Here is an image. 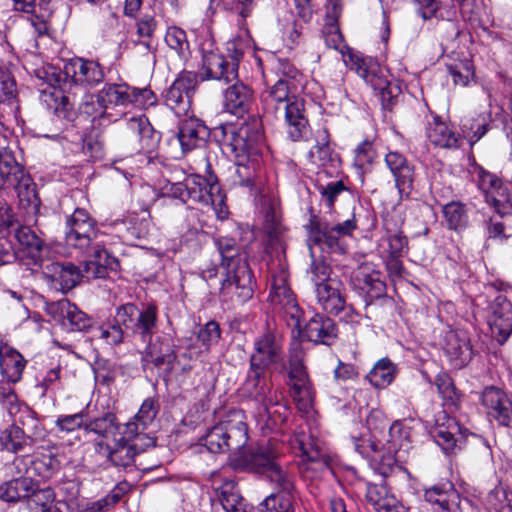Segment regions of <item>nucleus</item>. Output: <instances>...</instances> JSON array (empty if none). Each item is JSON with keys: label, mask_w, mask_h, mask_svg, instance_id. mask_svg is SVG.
I'll list each match as a JSON object with an SVG mask.
<instances>
[{"label": "nucleus", "mask_w": 512, "mask_h": 512, "mask_svg": "<svg viewBox=\"0 0 512 512\" xmlns=\"http://www.w3.org/2000/svg\"><path fill=\"white\" fill-rule=\"evenodd\" d=\"M123 221L111 224L97 221L83 208H76L66 217L64 239L68 247L76 249L80 254L90 258L84 273L73 263H52L47 267L53 283L61 288H75L87 284L89 278H105L108 269L115 270L118 261L108 253L107 246L116 244L119 236L112 235V229L123 226Z\"/></svg>", "instance_id": "f257e3e1"}, {"label": "nucleus", "mask_w": 512, "mask_h": 512, "mask_svg": "<svg viewBox=\"0 0 512 512\" xmlns=\"http://www.w3.org/2000/svg\"><path fill=\"white\" fill-rule=\"evenodd\" d=\"M216 132L220 134V141L235 158L232 185L253 189L261 169L260 155L263 143L261 119L250 116L238 125L223 124L216 129Z\"/></svg>", "instance_id": "f03ea898"}, {"label": "nucleus", "mask_w": 512, "mask_h": 512, "mask_svg": "<svg viewBox=\"0 0 512 512\" xmlns=\"http://www.w3.org/2000/svg\"><path fill=\"white\" fill-rule=\"evenodd\" d=\"M296 90L289 81L279 78L261 94L264 110L284 119L286 133L294 142L306 140L310 134L304 100L294 95Z\"/></svg>", "instance_id": "7ed1b4c3"}, {"label": "nucleus", "mask_w": 512, "mask_h": 512, "mask_svg": "<svg viewBox=\"0 0 512 512\" xmlns=\"http://www.w3.org/2000/svg\"><path fill=\"white\" fill-rule=\"evenodd\" d=\"M163 194L174 199H179L183 203H195L203 206H210L215 211L217 217L224 220L228 217V208L226 206V197L222 193L217 182H209L205 177L191 174L185 177L183 181H168L163 187Z\"/></svg>", "instance_id": "20e7f679"}, {"label": "nucleus", "mask_w": 512, "mask_h": 512, "mask_svg": "<svg viewBox=\"0 0 512 512\" xmlns=\"http://www.w3.org/2000/svg\"><path fill=\"white\" fill-rule=\"evenodd\" d=\"M213 243L221 256V265L226 270L225 278L221 282L222 288H250L253 274L248 264L249 250L240 233L215 236Z\"/></svg>", "instance_id": "39448f33"}, {"label": "nucleus", "mask_w": 512, "mask_h": 512, "mask_svg": "<svg viewBox=\"0 0 512 512\" xmlns=\"http://www.w3.org/2000/svg\"><path fill=\"white\" fill-rule=\"evenodd\" d=\"M35 77L47 88L41 90L42 100L53 110L59 120L73 122L77 117L74 104L69 96L64 94V87L68 84L65 79L64 69L53 65H45L35 70Z\"/></svg>", "instance_id": "423d86ee"}, {"label": "nucleus", "mask_w": 512, "mask_h": 512, "mask_svg": "<svg viewBox=\"0 0 512 512\" xmlns=\"http://www.w3.org/2000/svg\"><path fill=\"white\" fill-rule=\"evenodd\" d=\"M241 394L259 406V415L269 418V408L279 405L283 394L273 389L271 375L267 369L249 367L246 378L240 388Z\"/></svg>", "instance_id": "0eeeda50"}, {"label": "nucleus", "mask_w": 512, "mask_h": 512, "mask_svg": "<svg viewBox=\"0 0 512 512\" xmlns=\"http://www.w3.org/2000/svg\"><path fill=\"white\" fill-rule=\"evenodd\" d=\"M198 84V75L192 71H182L164 94V101L177 116L187 115L192 97Z\"/></svg>", "instance_id": "6e6552de"}, {"label": "nucleus", "mask_w": 512, "mask_h": 512, "mask_svg": "<svg viewBox=\"0 0 512 512\" xmlns=\"http://www.w3.org/2000/svg\"><path fill=\"white\" fill-rule=\"evenodd\" d=\"M93 446L96 454L104 457L109 464L122 468L132 466L136 456L143 451L138 443L125 437H115L111 441L95 440Z\"/></svg>", "instance_id": "1a4fd4ad"}, {"label": "nucleus", "mask_w": 512, "mask_h": 512, "mask_svg": "<svg viewBox=\"0 0 512 512\" xmlns=\"http://www.w3.org/2000/svg\"><path fill=\"white\" fill-rule=\"evenodd\" d=\"M100 106L104 108V117L112 123L126 115V108L130 106L129 85L126 83H105L104 86L95 93Z\"/></svg>", "instance_id": "9d476101"}, {"label": "nucleus", "mask_w": 512, "mask_h": 512, "mask_svg": "<svg viewBox=\"0 0 512 512\" xmlns=\"http://www.w3.org/2000/svg\"><path fill=\"white\" fill-rule=\"evenodd\" d=\"M202 55V79L215 80L228 84L237 80L238 72H235V64H230L224 55L216 52L213 43H207V47H200Z\"/></svg>", "instance_id": "9b49d317"}, {"label": "nucleus", "mask_w": 512, "mask_h": 512, "mask_svg": "<svg viewBox=\"0 0 512 512\" xmlns=\"http://www.w3.org/2000/svg\"><path fill=\"white\" fill-rule=\"evenodd\" d=\"M487 323L492 338L503 344L512 333V304L498 295L488 306Z\"/></svg>", "instance_id": "f8f14e48"}, {"label": "nucleus", "mask_w": 512, "mask_h": 512, "mask_svg": "<svg viewBox=\"0 0 512 512\" xmlns=\"http://www.w3.org/2000/svg\"><path fill=\"white\" fill-rule=\"evenodd\" d=\"M64 74L68 84L85 87L98 85L105 76L103 68L98 62L78 57L65 63Z\"/></svg>", "instance_id": "ddd939ff"}, {"label": "nucleus", "mask_w": 512, "mask_h": 512, "mask_svg": "<svg viewBox=\"0 0 512 512\" xmlns=\"http://www.w3.org/2000/svg\"><path fill=\"white\" fill-rule=\"evenodd\" d=\"M412 430L403 422H394L388 431V439L383 442L384 471H390L401 457L411 448Z\"/></svg>", "instance_id": "4468645a"}, {"label": "nucleus", "mask_w": 512, "mask_h": 512, "mask_svg": "<svg viewBox=\"0 0 512 512\" xmlns=\"http://www.w3.org/2000/svg\"><path fill=\"white\" fill-rule=\"evenodd\" d=\"M481 403L489 417L502 426L512 423V402L505 391L495 386L486 387L481 393Z\"/></svg>", "instance_id": "2eb2a0df"}, {"label": "nucleus", "mask_w": 512, "mask_h": 512, "mask_svg": "<svg viewBox=\"0 0 512 512\" xmlns=\"http://www.w3.org/2000/svg\"><path fill=\"white\" fill-rule=\"evenodd\" d=\"M292 445L298 448L305 471L328 469L330 458L318 440L301 435L295 437Z\"/></svg>", "instance_id": "dca6fc26"}, {"label": "nucleus", "mask_w": 512, "mask_h": 512, "mask_svg": "<svg viewBox=\"0 0 512 512\" xmlns=\"http://www.w3.org/2000/svg\"><path fill=\"white\" fill-rule=\"evenodd\" d=\"M47 312L71 331H83L91 326L90 318L67 299L48 304Z\"/></svg>", "instance_id": "f3484780"}, {"label": "nucleus", "mask_w": 512, "mask_h": 512, "mask_svg": "<svg viewBox=\"0 0 512 512\" xmlns=\"http://www.w3.org/2000/svg\"><path fill=\"white\" fill-rule=\"evenodd\" d=\"M221 423L226 434L227 451H241L248 442V428L243 411H230Z\"/></svg>", "instance_id": "a211bd4d"}, {"label": "nucleus", "mask_w": 512, "mask_h": 512, "mask_svg": "<svg viewBox=\"0 0 512 512\" xmlns=\"http://www.w3.org/2000/svg\"><path fill=\"white\" fill-rule=\"evenodd\" d=\"M255 102L253 89L240 81H236L224 92V107L227 112L243 116L248 113Z\"/></svg>", "instance_id": "6ab92c4d"}, {"label": "nucleus", "mask_w": 512, "mask_h": 512, "mask_svg": "<svg viewBox=\"0 0 512 512\" xmlns=\"http://www.w3.org/2000/svg\"><path fill=\"white\" fill-rule=\"evenodd\" d=\"M281 359V345L270 332L264 333L255 341V353L250 358V366L269 369Z\"/></svg>", "instance_id": "aec40b11"}, {"label": "nucleus", "mask_w": 512, "mask_h": 512, "mask_svg": "<svg viewBox=\"0 0 512 512\" xmlns=\"http://www.w3.org/2000/svg\"><path fill=\"white\" fill-rule=\"evenodd\" d=\"M386 166L394 176L399 193L409 194L413 189L414 168L406 157L397 151H390L385 156Z\"/></svg>", "instance_id": "412c9836"}, {"label": "nucleus", "mask_w": 512, "mask_h": 512, "mask_svg": "<svg viewBox=\"0 0 512 512\" xmlns=\"http://www.w3.org/2000/svg\"><path fill=\"white\" fill-rule=\"evenodd\" d=\"M209 137V129L197 118L183 120L178 129L177 138L183 153L204 146Z\"/></svg>", "instance_id": "4be33fe9"}, {"label": "nucleus", "mask_w": 512, "mask_h": 512, "mask_svg": "<svg viewBox=\"0 0 512 512\" xmlns=\"http://www.w3.org/2000/svg\"><path fill=\"white\" fill-rule=\"evenodd\" d=\"M8 189H13L17 193L19 204L26 214L36 216L39 213L41 200L36 191V184L28 173L7 184L6 190Z\"/></svg>", "instance_id": "5701e85b"}, {"label": "nucleus", "mask_w": 512, "mask_h": 512, "mask_svg": "<svg viewBox=\"0 0 512 512\" xmlns=\"http://www.w3.org/2000/svg\"><path fill=\"white\" fill-rule=\"evenodd\" d=\"M303 336L311 342L330 345L337 338V327L331 318L316 314L305 325Z\"/></svg>", "instance_id": "b1692460"}, {"label": "nucleus", "mask_w": 512, "mask_h": 512, "mask_svg": "<svg viewBox=\"0 0 512 512\" xmlns=\"http://www.w3.org/2000/svg\"><path fill=\"white\" fill-rule=\"evenodd\" d=\"M176 353L169 342L157 339L150 342L142 357V363L145 367L151 362L155 367L171 372L176 361Z\"/></svg>", "instance_id": "393cba45"}, {"label": "nucleus", "mask_w": 512, "mask_h": 512, "mask_svg": "<svg viewBox=\"0 0 512 512\" xmlns=\"http://www.w3.org/2000/svg\"><path fill=\"white\" fill-rule=\"evenodd\" d=\"M3 404L13 420L12 425H21L23 428H37L38 421L35 418L34 411L26 404L19 402L16 394L10 387L7 391L3 390Z\"/></svg>", "instance_id": "a878e982"}, {"label": "nucleus", "mask_w": 512, "mask_h": 512, "mask_svg": "<svg viewBox=\"0 0 512 512\" xmlns=\"http://www.w3.org/2000/svg\"><path fill=\"white\" fill-rule=\"evenodd\" d=\"M282 454V446L274 439L261 444L250 454L249 461L259 473L267 474L277 467V458Z\"/></svg>", "instance_id": "bb28decb"}, {"label": "nucleus", "mask_w": 512, "mask_h": 512, "mask_svg": "<svg viewBox=\"0 0 512 512\" xmlns=\"http://www.w3.org/2000/svg\"><path fill=\"white\" fill-rule=\"evenodd\" d=\"M426 136L435 147L456 149L460 146V136L449 128L438 116H434L433 121L428 123Z\"/></svg>", "instance_id": "cd10ccee"}, {"label": "nucleus", "mask_w": 512, "mask_h": 512, "mask_svg": "<svg viewBox=\"0 0 512 512\" xmlns=\"http://www.w3.org/2000/svg\"><path fill=\"white\" fill-rule=\"evenodd\" d=\"M25 365L26 361L17 350L8 344L0 343V369L8 382H18L22 377Z\"/></svg>", "instance_id": "c85d7f7f"}, {"label": "nucleus", "mask_w": 512, "mask_h": 512, "mask_svg": "<svg viewBox=\"0 0 512 512\" xmlns=\"http://www.w3.org/2000/svg\"><path fill=\"white\" fill-rule=\"evenodd\" d=\"M444 351L456 366H462L471 358V347L463 331H448L444 339Z\"/></svg>", "instance_id": "c756f323"}, {"label": "nucleus", "mask_w": 512, "mask_h": 512, "mask_svg": "<svg viewBox=\"0 0 512 512\" xmlns=\"http://www.w3.org/2000/svg\"><path fill=\"white\" fill-rule=\"evenodd\" d=\"M119 422L113 412L107 411L100 416H89L87 413L85 431L96 434L99 439L111 441L119 432Z\"/></svg>", "instance_id": "7c9ffc66"}, {"label": "nucleus", "mask_w": 512, "mask_h": 512, "mask_svg": "<svg viewBox=\"0 0 512 512\" xmlns=\"http://www.w3.org/2000/svg\"><path fill=\"white\" fill-rule=\"evenodd\" d=\"M30 512H70L69 505L62 500L55 499V493L51 488L34 489L28 498Z\"/></svg>", "instance_id": "2f4dec72"}, {"label": "nucleus", "mask_w": 512, "mask_h": 512, "mask_svg": "<svg viewBox=\"0 0 512 512\" xmlns=\"http://www.w3.org/2000/svg\"><path fill=\"white\" fill-rule=\"evenodd\" d=\"M365 81L378 92L384 109H391L397 102L400 95V88L397 84L390 82L386 77L378 75L374 71L364 70L362 73Z\"/></svg>", "instance_id": "473e14b6"}, {"label": "nucleus", "mask_w": 512, "mask_h": 512, "mask_svg": "<svg viewBox=\"0 0 512 512\" xmlns=\"http://www.w3.org/2000/svg\"><path fill=\"white\" fill-rule=\"evenodd\" d=\"M355 451L362 457L369 459L372 463L378 466L381 474H386L389 471H384V449L383 441L377 437L375 433L368 435V437H361L353 440Z\"/></svg>", "instance_id": "72a5a7b5"}, {"label": "nucleus", "mask_w": 512, "mask_h": 512, "mask_svg": "<svg viewBox=\"0 0 512 512\" xmlns=\"http://www.w3.org/2000/svg\"><path fill=\"white\" fill-rule=\"evenodd\" d=\"M27 172L17 161L15 153L9 146L0 148V190H6L7 184L23 177Z\"/></svg>", "instance_id": "f704fd0d"}, {"label": "nucleus", "mask_w": 512, "mask_h": 512, "mask_svg": "<svg viewBox=\"0 0 512 512\" xmlns=\"http://www.w3.org/2000/svg\"><path fill=\"white\" fill-rule=\"evenodd\" d=\"M37 487V481L30 476L15 477L0 486V498L7 502H17L29 498Z\"/></svg>", "instance_id": "c9c22d12"}, {"label": "nucleus", "mask_w": 512, "mask_h": 512, "mask_svg": "<svg viewBox=\"0 0 512 512\" xmlns=\"http://www.w3.org/2000/svg\"><path fill=\"white\" fill-rule=\"evenodd\" d=\"M127 127L137 135L141 149L152 152L157 147L160 135L154 130L147 118L142 116L132 117L127 122Z\"/></svg>", "instance_id": "e433bc0d"}, {"label": "nucleus", "mask_w": 512, "mask_h": 512, "mask_svg": "<svg viewBox=\"0 0 512 512\" xmlns=\"http://www.w3.org/2000/svg\"><path fill=\"white\" fill-rule=\"evenodd\" d=\"M378 248L385 258H401L408 252V239L402 231L386 229V234L379 240Z\"/></svg>", "instance_id": "4c0bfd02"}, {"label": "nucleus", "mask_w": 512, "mask_h": 512, "mask_svg": "<svg viewBox=\"0 0 512 512\" xmlns=\"http://www.w3.org/2000/svg\"><path fill=\"white\" fill-rule=\"evenodd\" d=\"M33 444L34 439L26 435L23 428L17 425H10L0 434V445L2 448L13 453L31 448Z\"/></svg>", "instance_id": "58836bf2"}, {"label": "nucleus", "mask_w": 512, "mask_h": 512, "mask_svg": "<svg viewBox=\"0 0 512 512\" xmlns=\"http://www.w3.org/2000/svg\"><path fill=\"white\" fill-rule=\"evenodd\" d=\"M138 314L137 319L131 326L135 335H139L144 341L150 340L157 326V307L149 304Z\"/></svg>", "instance_id": "ea45409f"}, {"label": "nucleus", "mask_w": 512, "mask_h": 512, "mask_svg": "<svg viewBox=\"0 0 512 512\" xmlns=\"http://www.w3.org/2000/svg\"><path fill=\"white\" fill-rule=\"evenodd\" d=\"M217 495L226 512H246L244 500L234 481H225L217 489Z\"/></svg>", "instance_id": "a19ab883"}, {"label": "nucleus", "mask_w": 512, "mask_h": 512, "mask_svg": "<svg viewBox=\"0 0 512 512\" xmlns=\"http://www.w3.org/2000/svg\"><path fill=\"white\" fill-rule=\"evenodd\" d=\"M491 116L479 114L476 117L466 119L461 125V131L471 145L478 142L490 129Z\"/></svg>", "instance_id": "79ce46f5"}, {"label": "nucleus", "mask_w": 512, "mask_h": 512, "mask_svg": "<svg viewBox=\"0 0 512 512\" xmlns=\"http://www.w3.org/2000/svg\"><path fill=\"white\" fill-rule=\"evenodd\" d=\"M459 431L458 423L454 419H448L447 426L437 425L432 431V436L437 445L448 454L453 452L457 446L458 438L456 434L459 433Z\"/></svg>", "instance_id": "37998d69"}, {"label": "nucleus", "mask_w": 512, "mask_h": 512, "mask_svg": "<svg viewBox=\"0 0 512 512\" xmlns=\"http://www.w3.org/2000/svg\"><path fill=\"white\" fill-rule=\"evenodd\" d=\"M14 236L19 245L27 249L34 262L40 257L44 242L28 226L18 225L14 229Z\"/></svg>", "instance_id": "c03bdc74"}, {"label": "nucleus", "mask_w": 512, "mask_h": 512, "mask_svg": "<svg viewBox=\"0 0 512 512\" xmlns=\"http://www.w3.org/2000/svg\"><path fill=\"white\" fill-rule=\"evenodd\" d=\"M290 394L299 410L307 411L312 407L314 391L310 379L289 381Z\"/></svg>", "instance_id": "a18cd8bd"}, {"label": "nucleus", "mask_w": 512, "mask_h": 512, "mask_svg": "<svg viewBox=\"0 0 512 512\" xmlns=\"http://www.w3.org/2000/svg\"><path fill=\"white\" fill-rule=\"evenodd\" d=\"M394 376L395 367L393 363L389 359L383 358L374 365L366 378L375 388H385L391 384Z\"/></svg>", "instance_id": "49530a36"}, {"label": "nucleus", "mask_w": 512, "mask_h": 512, "mask_svg": "<svg viewBox=\"0 0 512 512\" xmlns=\"http://www.w3.org/2000/svg\"><path fill=\"white\" fill-rule=\"evenodd\" d=\"M442 212L449 229L461 230L468 225V211L464 203L451 201L444 205Z\"/></svg>", "instance_id": "de8ad7c7"}, {"label": "nucleus", "mask_w": 512, "mask_h": 512, "mask_svg": "<svg viewBox=\"0 0 512 512\" xmlns=\"http://www.w3.org/2000/svg\"><path fill=\"white\" fill-rule=\"evenodd\" d=\"M296 495L270 494L259 505V512H295Z\"/></svg>", "instance_id": "09e8293b"}, {"label": "nucleus", "mask_w": 512, "mask_h": 512, "mask_svg": "<svg viewBox=\"0 0 512 512\" xmlns=\"http://www.w3.org/2000/svg\"><path fill=\"white\" fill-rule=\"evenodd\" d=\"M59 467L58 459L52 454H41L31 458L32 479L38 476L42 480H48L59 470Z\"/></svg>", "instance_id": "8fccbe9b"}, {"label": "nucleus", "mask_w": 512, "mask_h": 512, "mask_svg": "<svg viewBox=\"0 0 512 512\" xmlns=\"http://www.w3.org/2000/svg\"><path fill=\"white\" fill-rule=\"evenodd\" d=\"M486 202L501 215L508 214L512 210V196L510 188L502 182L485 196Z\"/></svg>", "instance_id": "3c124183"}, {"label": "nucleus", "mask_w": 512, "mask_h": 512, "mask_svg": "<svg viewBox=\"0 0 512 512\" xmlns=\"http://www.w3.org/2000/svg\"><path fill=\"white\" fill-rule=\"evenodd\" d=\"M377 157L373 143L365 139L354 150V167L362 173L369 172Z\"/></svg>", "instance_id": "603ef678"}, {"label": "nucleus", "mask_w": 512, "mask_h": 512, "mask_svg": "<svg viewBox=\"0 0 512 512\" xmlns=\"http://www.w3.org/2000/svg\"><path fill=\"white\" fill-rule=\"evenodd\" d=\"M266 476L275 485L276 491L273 494L297 495L293 476L280 465L268 472Z\"/></svg>", "instance_id": "864d4df0"}, {"label": "nucleus", "mask_w": 512, "mask_h": 512, "mask_svg": "<svg viewBox=\"0 0 512 512\" xmlns=\"http://www.w3.org/2000/svg\"><path fill=\"white\" fill-rule=\"evenodd\" d=\"M455 85L468 86L474 79V66L470 59H463L446 65Z\"/></svg>", "instance_id": "5fc2aeb1"}, {"label": "nucleus", "mask_w": 512, "mask_h": 512, "mask_svg": "<svg viewBox=\"0 0 512 512\" xmlns=\"http://www.w3.org/2000/svg\"><path fill=\"white\" fill-rule=\"evenodd\" d=\"M367 502L376 512H383L389 503H395V497L389 493L384 485L368 484L366 489Z\"/></svg>", "instance_id": "6e6d98bb"}, {"label": "nucleus", "mask_w": 512, "mask_h": 512, "mask_svg": "<svg viewBox=\"0 0 512 512\" xmlns=\"http://www.w3.org/2000/svg\"><path fill=\"white\" fill-rule=\"evenodd\" d=\"M317 301L327 313L338 315L345 308V298L340 290H317Z\"/></svg>", "instance_id": "4d7b16f0"}, {"label": "nucleus", "mask_w": 512, "mask_h": 512, "mask_svg": "<svg viewBox=\"0 0 512 512\" xmlns=\"http://www.w3.org/2000/svg\"><path fill=\"white\" fill-rule=\"evenodd\" d=\"M250 47L248 31L245 35H239L226 43L227 57L230 64H235V72L239 70V63L243 59L245 52Z\"/></svg>", "instance_id": "13d9d810"}, {"label": "nucleus", "mask_w": 512, "mask_h": 512, "mask_svg": "<svg viewBox=\"0 0 512 512\" xmlns=\"http://www.w3.org/2000/svg\"><path fill=\"white\" fill-rule=\"evenodd\" d=\"M265 230L269 238L267 250H272L277 253H284L285 245L280 236L281 225L279 221L276 219L274 212H269L266 214Z\"/></svg>", "instance_id": "bf43d9fd"}, {"label": "nucleus", "mask_w": 512, "mask_h": 512, "mask_svg": "<svg viewBox=\"0 0 512 512\" xmlns=\"http://www.w3.org/2000/svg\"><path fill=\"white\" fill-rule=\"evenodd\" d=\"M166 44L181 58H185L189 52V42L186 32L177 26L168 27L165 34Z\"/></svg>", "instance_id": "052dcab7"}, {"label": "nucleus", "mask_w": 512, "mask_h": 512, "mask_svg": "<svg viewBox=\"0 0 512 512\" xmlns=\"http://www.w3.org/2000/svg\"><path fill=\"white\" fill-rule=\"evenodd\" d=\"M419 4L420 14L424 19H449L453 14L451 9L443 6L442 0H415Z\"/></svg>", "instance_id": "680f3d73"}, {"label": "nucleus", "mask_w": 512, "mask_h": 512, "mask_svg": "<svg viewBox=\"0 0 512 512\" xmlns=\"http://www.w3.org/2000/svg\"><path fill=\"white\" fill-rule=\"evenodd\" d=\"M419 4L420 14L424 19H449L453 14L451 9L443 6L442 0H415Z\"/></svg>", "instance_id": "e2e57ef3"}, {"label": "nucleus", "mask_w": 512, "mask_h": 512, "mask_svg": "<svg viewBox=\"0 0 512 512\" xmlns=\"http://www.w3.org/2000/svg\"><path fill=\"white\" fill-rule=\"evenodd\" d=\"M145 430L146 429H142L141 421H137L136 417H134L133 420L126 423L123 435L121 437L129 439L131 442L138 443L139 446L144 450L145 447L155 445L154 438L149 437L145 433Z\"/></svg>", "instance_id": "0e129e2a"}, {"label": "nucleus", "mask_w": 512, "mask_h": 512, "mask_svg": "<svg viewBox=\"0 0 512 512\" xmlns=\"http://www.w3.org/2000/svg\"><path fill=\"white\" fill-rule=\"evenodd\" d=\"M223 430L222 423H218L212 427L203 437V445L211 453H223L227 451V441Z\"/></svg>", "instance_id": "69168bd1"}, {"label": "nucleus", "mask_w": 512, "mask_h": 512, "mask_svg": "<svg viewBox=\"0 0 512 512\" xmlns=\"http://www.w3.org/2000/svg\"><path fill=\"white\" fill-rule=\"evenodd\" d=\"M318 191L321 195V202L331 212L334 210L335 202L338 197L345 191H348V187L342 180L332 181L326 185H319Z\"/></svg>", "instance_id": "338daca9"}, {"label": "nucleus", "mask_w": 512, "mask_h": 512, "mask_svg": "<svg viewBox=\"0 0 512 512\" xmlns=\"http://www.w3.org/2000/svg\"><path fill=\"white\" fill-rule=\"evenodd\" d=\"M158 27V22L154 15L144 14L142 15L138 21L136 22V32L137 35L145 40L141 41L140 44L143 45L147 50H152V45L150 40L153 38Z\"/></svg>", "instance_id": "774afa93"}]
</instances>
